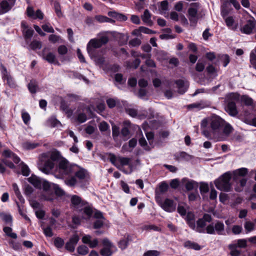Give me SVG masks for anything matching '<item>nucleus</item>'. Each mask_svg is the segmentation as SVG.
Instances as JSON below:
<instances>
[{"mask_svg": "<svg viewBox=\"0 0 256 256\" xmlns=\"http://www.w3.org/2000/svg\"><path fill=\"white\" fill-rule=\"evenodd\" d=\"M247 179L242 178L238 180L236 186H235V190L238 192H240L243 190L244 187L246 185Z\"/></svg>", "mask_w": 256, "mask_h": 256, "instance_id": "nucleus-27", "label": "nucleus"}, {"mask_svg": "<svg viewBox=\"0 0 256 256\" xmlns=\"http://www.w3.org/2000/svg\"><path fill=\"white\" fill-rule=\"evenodd\" d=\"M187 206L184 204H180L178 206V212L182 216H185L186 213Z\"/></svg>", "mask_w": 256, "mask_h": 256, "instance_id": "nucleus-32", "label": "nucleus"}, {"mask_svg": "<svg viewBox=\"0 0 256 256\" xmlns=\"http://www.w3.org/2000/svg\"><path fill=\"white\" fill-rule=\"evenodd\" d=\"M244 228L246 231V233H248L254 229V224L251 222L246 221L244 224Z\"/></svg>", "mask_w": 256, "mask_h": 256, "instance_id": "nucleus-33", "label": "nucleus"}, {"mask_svg": "<svg viewBox=\"0 0 256 256\" xmlns=\"http://www.w3.org/2000/svg\"><path fill=\"white\" fill-rule=\"evenodd\" d=\"M4 230V232L6 233V234L12 238H14V239H16L17 238V235L16 233H14V232H12V228L10 227H8V226H6V227H4L3 229Z\"/></svg>", "mask_w": 256, "mask_h": 256, "instance_id": "nucleus-31", "label": "nucleus"}, {"mask_svg": "<svg viewBox=\"0 0 256 256\" xmlns=\"http://www.w3.org/2000/svg\"><path fill=\"white\" fill-rule=\"evenodd\" d=\"M160 254V252L158 250H148L146 252L144 256H158Z\"/></svg>", "mask_w": 256, "mask_h": 256, "instance_id": "nucleus-55", "label": "nucleus"}, {"mask_svg": "<svg viewBox=\"0 0 256 256\" xmlns=\"http://www.w3.org/2000/svg\"><path fill=\"white\" fill-rule=\"evenodd\" d=\"M182 181L183 183L185 182V186L188 190L196 189L198 188V184L193 180L183 179Z\"/></svg>", "mask_w": 256, "mask_h": 256, "instance_id": "nucleus-21", "label": "nucleus"}, {"mask_svg": "<svg viewBox=\"0 0 256 256\" xmlns=\"http://www.w3.org/2000/svg\"><path fill=\"white\" fill-rule=\"evenodd\" d=\"M54 7L56 13L58 17H61L62 16V14L61 12V8L60 4L58 2H54Z\"/></svg>", "mask_w": 256, "mask_h": 256, "instance_id": "nucleus-46", "label": "nucleus"}, {"mask_svg": "<svg viewBox=\"0 0 256 256\" xmlns=\"http://www.w3.org/2000/svg\"><path fill=\"white\" fill-rule=\"evenodd\" d=\"M46 48H44L42 50V57L43 58L46 60L50 63H54L59 64L58 62L56 60L55 55L52 52H49L46 54H44Z\"/></svg>", "mask_w": 256, "mask_h": 256, "instance_id": "nucleus-15", "label": "nucleus"}, {"mask_svg": "<svg viewBox=\"0 0 256 256\" xmlns=\"http://www.w3.org/2000/svg\"><path fill=\"white\" fill-rule=\"evenodd\" d=\"M184 246L185 248L196 250H198L201 249V246L198 244L190 240L186 241L184 243Z\"/></svg>", "mask_w": 256, "mask_h": 256, "instance_id": "nucleus-23", "label": "nucleus"}, {"mask_svg": "<svg viewBox=\"0 0 256 256\" xmlns=\"http://www.w3.org/2000/svg\"><path fill=\"white\" fill-rule=\"evenodd\" d=\"M142 19L144 23L148 26L152 24V22L151 20V14L148 10H146L144 14L142 16Z\"/></svg>", "mask_w": 256, "mask_h": 256, "instance_id": "nucleus-22", "label": "nucleus"}, {"mask_svg": "<svg viewBox=\"0 0 256 256\" xmlns=\"http://www.w3.org/2000/svg\"><path fill=\"white\" fill-rule=\"evenodd\" d=\"M53 188L56 194L58 196H62L64 195L65 192L58 184H52Z\"/></svg>", "mask_w": 256, "mask_h": 256, "instance_id": "nucleus-40", "label": "nucleus"}, {"mask_svg": "<svg viewBox=\"0 0 256 256\" xmlns=\"http://www.w3.org/2000/svg\"><path fill=\"white\" fill-rule=\"evenodd\" d=\"M131 54L134 58H138L140 57L142 58H150L151 55L150 54H143L138 52L134 50L131 51Z\"/></svg>", "mask_w": 256, "mask_h": 256, "instance_id": "nucleus-38", "label": "nucleus"}, {"mask_svg": "<svg viewBox=\"0 0 256 256\" xmlns=\"http://www.w3.org/2000/svg\"><path fill=\"white\" fill-rule=\"evenodd\" d=\"M226 110L231 116H234L238 114V111L234 102H227Z\"/></svg>", "mask_w": 256, "mask_h": 256, "instance_id": "nucleus-14", "label": "nucleus"}, {"mask_svg": "<svg viewBox=\"0 0 256 256\" xmlns=\"http://www.w3.org/2000/svg\"><path fill=\"white\" fill-rule=\"evenodd\" d=\"M250 62L256 70V55L254 53H251L250 54Z\"/></svg>", "mask_w": 256, "mask_h": 256, "instance_id": "nucleus-64", "label": "nucleus"}, {"mask_svg": "<svg viewBox=\"0 0 256 256\" xmlns=\"http://www.w3.org/2000/svg\"><path fill=\"white\" fill-rule=\"evenodd\" d=\"M161 207L166 212H172L176 210V205L174 204L173 200L166 198L164 202L158 201Z\"/></svg>", "mask_w": 256, "mask_h": 256, "instance_id": "nucleus-12", "label": "nucleus"}, {"mask_svg": "<svg viewBox=\"0 0 256 256\" xmlns=\"http://www.w3.org/2000/svg\"><path fill=\"white\" fill-rule=\"evenodd\" d=\"M159 188L162 193H164L168 190V185L166 182H162L160 185Z\"/></svg>", "mask_w": 256, "mask_h": 256, "instance_id": "nucleus-62", "label": "nucleus"}, {"mask_svg": "<svg viewBox=\"0 0 256 256\" xmlns=\"http://www.w3.org/2000/svg\"><path fill=\"white\" fill-rule=\"evenodd\" d=\"M98 128L101 132H105L108 130L109 126L106 122H102L100 124Z\"/></svg>", "mask_w": 256, "mask_h": 256, "instance_id": "nucleus-50", "label": "nucleus"}, {"mask_svg": "<svg viewBox=\"0 0 256 256\" xmlns=\"http://www.w3.org/2000/svg\"><path fill=\"white\" fill-rule=\"evenodd\" d=\"M14 5H12L11 2H8L6 0H2L0 3V7L2 9V12L0 14L7 12H8Z\"/></svg>", "mask_w": 256, "mask_h": 256, "instance_id": "nucleus-20", "label": "nucleus"}, {"mask_svg": "<svg viewBox=\"0 0 256 256\" xmlns=\"http://www.w3.org/2000/svg\"><path fill=\"white\" fill-rule=\"evenodd\" d=\"M209 126L211 131L214 136H218L225 124V120L220 116L213 114L202 120V125Z\"/></svg>", "mask_w": 256, "mask_h": 256, "instance_id": "nucleus-1", "label": "nucleus"}, {"mask_svg": "<svg viewBox=\"0 0 256 256\" xmlns=\"http://www.w3.org/2000/svg\"><path fill=\"white\" fill-rule=\"evenodd\" d=\"M34 32V30L31 28H27L26 30H24V38L26 39L30 38L32 37Z\"/></svg>", "mask_w": 256, "mask_h": 256, "instance_id": "nucleus-47", "label": "nucleus"}, {"mask_svg": "<svg viewBox=\"0 0 256 256\" xmlns=\"http://www.w3.org/2000/svg\"><path fill=\"white\" fill-rule=\"evenodd\" d=\"M104 220L102 219L96 220L94 224V228L97 229L100 228L104 224Z\"/></svg>", "mask_w": 256, "mask_h": 256, "instance_id": "nucleus-61", "label": "nucleus"}, {"mask_svg": "<svg viewBox=\"0 0 256 256\" xmlns=\"http://www.w3.org/2000/svg\"><path fill=\"white\" fill-rule=\"evenodd\" d=\"M22 120L25 124H27L30 120V116L26 112H22Z\"/></svg>", "mask_w": 256, "mask_h": 256, "instance_id": "nucleus-59", "label": "nucleus"}, {"mask_svg": "<svg viewBox=\"0 0 256 256\" xmlns=\"http://www.w3.org/2000/svg\"><path fill=\"white\" fill-rule=\"evenodd\" d=\"M237 247L240 248H246L247 246V240L246 239H239L236 244Z\"/></svg>", "mask_w": 256, "mask_h": 256, "instance_id": "nucleus-44", "label": "nucleus"}, {"mask_svg": "<svg viewBox=\"0 0 256 256\" xmlns=\"http://www.w3.org/2000/svg\"><path fill=\"white\" fill-rule=\"evenodd\" d=\"M175 82L178 88V92L180 94L184 93L187 90L190 85L188 81L184 80H177Z\"/></svg>", "mask_w": 256, "mask_h": 256, "instance_id": "nucleus-13", "label": "nucleus"}, {"mask_svg": "<svg viewBox=\"0 0 256 256\" xmlns=\"http://www.w3.org/2000/svg\"><path fill=\"white\" fill-rule=\"evenodd\" d=\"M54 167V163L52 160L46 154H42L38 162V169L44 173L48 174Z\"/></svg>", "mask_w": 256, "mask_h": 256, "instance_id": "nucleus-3", "label": "nucleus"}, {"mask_svg": "<svg viewBox=\"0 0 256 256\" xmlns=\"http://www.w3.org/2000/svg\"><path fill=\"white\" fill-rule=\"evenodd\" d=\"M222 133L220 134L222 136L228 137L230 136V134L233 132L234 128L232 126L225 121V124L222 128Z\"/></svg>", "mask_w": 256, "mask_h": 256, "instance_id": "nucleus-18", "label": "nucleus"}, {"mask_svg": "<svg viewBox=\"0 0 256 256\" xmlns=\"http://www.w3.org/2000/svg\"><path fill=\"white\" fill-rule=\"evenodd\" d=\"M95 20L100 23L102 22H110V23H114L115 21L112 18H110L107 16H102V15H96L94 16Z\"/></svg>", "mask_w": 256, "mask_h": 256, "instance_id": "nucleus-25", "label": "nucleus"}, {"mask_svg": "<svg viewBox=\"0 0 256 256\" xmlns=\"http://www.w3.org/2000/svg\"><path fill=\"white\" fill-rule=\"evenodd\" d=\"M228 248L230 250V254L232 256H240V252L236 250V244H230L228 245Z\"/></svg>", "mask_w": 256, "mask_h": 256, "instance_id": "nucleus-28", "label": "nucleus"}, {"mask_svg": "<svg viewBox=\"0 0 256 256\" xmlns=\"http://www.w3.org/2000/svg\"><path fill=\"white\" fill-rule=\"evenodd\" d=\"M8 84L11 88H14L16 86V84L13 80L12 78L10 76L6 78Z\"/></svg>", "mask_w": 256, "mask_h": 256, "instance_id": "nucleus-63", "label": "nucleus"}, {"mask_svg": "<svg viewBox=\"0 0 256 256\" xmlns=\"http://www.w3.org/2000/svg\"><path fill=\"white\" fill-rule=\"evenodd\" d=\"M75 177L78 178L80 180H82L85 178L86 176V172L82 168H79L77 166V168L74 172Z\"/></svg>", "mask_w": 256, "mask_h": 256, "instance_id": "nucleus-26", "label": "nucleus"}, {"mask_svg": "<svg viewBox=\"0 0 256 256\" xmlns=\"http://www.w3.org/2000/svg\"><path fill=\"white\" fill-rule=\"evenodd\" d=\"M108 41L107 36H102L100 38H93L90 40L87 45V50L89 54H92L96 48H100L106 44Z\"/></svg>", "mask_w": 256, "mask_h": 256, "instance_id": "nucleus-5", "label": "nucleus"}, {"mask_svg": "<svg viewBox=\"0 0 256 256\" xmlns=\"http://www.w3.org/2000/svg\"><path fill=\"white\" fill-rule=\"evenodd\" d=\"M248 173V170L246 168H242L234 171V180H238L239 176H244Z\"/></svg>", "mask_w": 256, "mask_h": 256, "instance_id": "nucleus-16", "label": "nucleus"}, {"mask_svg": "<svg viewBox=\"0 0 256 256\" xmlns=\"http://www.w3.org/2000/svg\"><path fill=\"white\" fill-rule=\"evenodd\" d=\"M174 156L176 160H189L192 158V156L190 154L184 152H176Z\"/></svg>", "mask_w": 256, "mask_h": 256, "instance_id": "nucleus-17", "label": "nucleus"}, {"mask_svg": "<svg viewBox=\"0 0 256 256\" xmlns=\"http://www.w3.org/2000/svg\"><path fill=\"white\" fill-rule=\"evenodd\" d=\"M77 252L79 254L85 256L88 252V247L84 245L79 246L77 248Z\"/></svg>", "mask_w": 256, "mask_h": 256, "instance_id": "nucleus-34", "label": "nucleus"}, {"mask_svg": "<svg viewBox=\"0 0 256 256\" xmlns=\"http://www.w3.org/2000/svg\"><path fill=\"white\" fill-rule=\"evenodd\" d=\"M13 190L14 191L16 195L17 196L18 198L20 200H24L22 198V196L20 194V191L18 189V188L16 184H12Z\"/></svg>", "mask_w": 256, "mask_h": 256, "instance_id": "nucleus-43", "label": "nucleus"}, {"mask_svg": "<svg viewBox=\"0 0 256 256\" xmlns=\"http://www.w3.org/2000/svg\"><path fill=\"white\" fill-rule=\"evenodd\" d=\"M28 88L32 93H36L38 88L37 82L34 80H31L28 84Z\"/></svg>", "mask_w": 256, "mask_h": 256, "instance_id": "nucleus-35", "label": "nucleus"}, {"mask_svg": "<svg viewBox=\"0 0 256 256\" xmlns=\"http://www.w3.org/2000/svg\"><path fill=\"white\" fill-rule=\"evenodd\" d=\"M224 224L220 221H218L214 226L212 224L208 225L206 228V232L208 234H214L216 232L219 235L224 234Z\"/></svg>", "mask_w": 256, "mask_h": 256, "instance_id": "nucleus-7", "label": "nucleus"}, {"mask_svg": "<svg viewBox=\"0 0 256 256\" xmlns=\"http://www.w3.org/2000/svg\"><path fill=\"white\" fill-rule=\"evenodd\" d=\"M30 48L32 50L40 49L42 48V43L36 40H34L30 44Z\"/></svg>", "mask_w": 256, "mask_h": 256, "instance_id": "nucleus-36", "label": "nucleus"}, {"mask_svg": "<svg viewBox=\"0 0 256 256\" xmlns=\"http://www.w3.org/2000/svg\"><path fill=\"white\" fill-rule=\"evenodd\" d=\"M71 206L74 209L81 211L84 206L86 204V202L82 200L81 198L78 196H72L70 199Z\"/></svg>", "mask_w": 256, "mask_h": 256, "instance_id": "nucleus-9", "label": "nucleus"}, {"mask_svg": "<svg viewBox=\"0 0 256 256\" xmlns=\"http://www.w3.org/2000/svg\"><path fill=\"white\" fill-rule=\"evenodd\" d=\"M200 191L202 194L206 193L209 190L208 184L205 183H201L200 185Z\"/></svg>", "mask_w": 256, "mask_h": 256, "instance_id": "nucleus-52", "label": "nucleus"}, {"mask_svg": "<svg viewBox=\"0 0 256 256\" xmlns=\"http://www.w3.org/2000/svg\"><path fill=\"white\" fill-rule=\"evenodd\" d=\"M126 112L132 117H135L138 114V110L134 108H128L126 109Z\"/></svg>", "mask_w": 256, "mask_h": 256, "instance_id": "nucleus-58", "label": "nucleus"}, {"mask_svg": "<svg viewBox=\"0 0 256 256\" xmlns=\"http://www.w3.org/2000/svg\"><path fill=\"white\" fill-rule=\"evenodd\" d=\"M198 4L197 3H193L192 6L188 10V18L191 22L196 24L197 22V13L198 10Z\"/></svg>", "mask_w": 256, "mask_h": 256, "instance_id": "nucleus-10", "label": "nucleus"}, {"mask_svg": "<svg viewBox=\"0 0 256 256\" xmlns=\"http://www.w3.org/2000/svg\"><path fill=\"white\" fill-rule=\"evenodd\" d=\"M242 228L240 226L234 225L232 226V230L234 234H238L242 232Z\"/></svg>", "mask_w": 256, "mask_h": 256, "instance_id": "nucleus-48", "label": "nucleus"}, {"mask_svg": "<svg viewBox=\"0 0 256 256\" xmlns=\"http://www.w3.org/2000/svg\"><path fill=\"white\" fill-rule=\"evenodd\" d=\"M80 238L77 234L73 235L69 241L65 245V248L66 250L70 252H73L74 250L75 246L78 244Z\"/></svg>", "mask_w": 256, "mask_h": 256, "instance_id": "nucleus-11", "label": "nucleus"}, {"mask_svg": "<svg viewBox=\"0 0 256 256\" xmlns=\"http://www.w3.org/2000/svg\"><path fill=\"white\" fill-rule=\"evenodd\" d=\"M110 156V160L114 166H115L117 168H120V166L118 164V156L116 157L113 154H109Z\"/></svg>", "mask_w": 256, "mask_h": 256, "instance_id": "nucleus-39", "label": "nucleus"}, {"mask_svg": "<svg viewBox=\"0 0 256 256\" xmlns=\"http://www.w3.org/2000/svg\"><path fill=\"white\" fill-rule=\"evenodd\" d=\"M76 120L78 122L83 123L86 120L87 116L84 113L80 112L78 114Z\"/></svg>", "mask_w": 256, "mask_h": 256, "instance_id": "nucleus-45", "label": "nucleus"}, {"mask_svg": "<svg viewBox=\"0 0 256 256\" xmlns=\"http://www.w3.org/2000/svg\"><path fill=\"white\" fill-rule=\"evenodd\" d=\"M255 29L256 30V20L252 18L248 20L244 24L241 26L240 30L243 34H250Z\"/></svg>", "mask_w": 256, "mask_h": 256, "instance_id": "nucleus-8", "label": "nucleus"}, {"mask_svg": "<svg viewBox=\"0 0 256 256\" xmlns=\"http://www.w3.org/2000/svg\"><path fill=\"white\" fill-rule=\"evenodd\" d=\"M64 240L60 237L55 238L54 240V244L57 248H61L64 244Z\"/></svg>", "mask_w": 256, "mask_h": 256, "instance_id": "nucleus-42", "label": "nucleus"}, {"mask_svg": "<svg viewBox=\"0 0 256 256\" xmlns=\"http://www.w3.org/2000/svg\"><path fill=\"white\" fill-rule=\"evenodd\" d=\"M77 168L76 164H70L66 159L62 158L58 164V172L64 175H68L74 172Z\"/></svg>", "mask_w": 256, "mask_h": 256, "instance_id": "nucleus-4", "label": "nucleus"}, {"mask_svg": "<svg viewBox=\"0 0 256 256\" xmlns=\"http://www.w3.org/2000/svg\"><path fill=\"white\" fill-rule=\"evenodd\" d=\"M240 102L246 105L250 106L252 104V100L248 96H240Z\"/></svg>", "mask_w": 256, "mask_h": 256, "instance_id": "nucleus-37", "label": "nucleus"}, {"mask_svg": "<svg viewBox=\"0 0 256 256\" xmlns=\"http://www.w3.org/2000/svg\"><path fill=\"white\" fill-rule=\"evenodd\" d=\"M82 210H84V214L88 216H90L92 214V210L90 206H88L87 202L86 204L84 206Z\"/></svg>", "mask_w": 256, "mask_h": 256, "instance_id": "nucleus-53", "label": "nucleus"}, {"mask_svg": "<svg viewBox=\"0 0 256 256\" xmlns=\"http://www.w3.org/2000/svg\"><path fill=\"white\" fill-rule=\"evenodd\" d=\"M102 243L104 247L100 252L102 256H111L116 251V246L107 238H104Z\"/></svg>", "mask_w": 256, "mask_h": 256, "instance_id": "nucleus-6", "label": "nucleus"}, {"mask_svg": "<svg viewBox=\"0 0 256 256\" xmlns=\"http://www.w3.org/2000/svg\"><path fill=\"white\" fill-rule=\"evenodd\" d=\"M206 225V222L202 219L200 218L197 222V231L201 232L202 231L200 230V228H203Z\"/></svg>", "mask_w": 256, "mask_h": 256, "instance_id": "nucleus-49", "label": "nucleus"}, {"mask_svg": "<svg viewBox=\"0 0 256 256\" xmlns=\"http://www.w3.org/2000/svg\"><path fill=\"white\" fill-rule=\"evenodd\" d=\"M240 100V95L236 92H232L226 95V100L227 102H238Z\"/></svg>", "mask_w": 256, "mask_h": 256, "instance_id": "nucleus-19", "label": "nucleus"}, {"mask_svg": "<svg viewBox=\"0 0 256 256\" xmlns=\"http://www.w3.org/2000/svg\"><path fill=\"white\" fill-rule=\"evenodd\" d=\"M65 184L70 186H74L78 182V180L75 176H72L66 178L65 181Z\"/></svg>", "mask_w": 256, "mask_h": 256, "instance_id": "nucleus-30", "label": "nucleus"}, {"mask_svg": "<svg viewBox=\"0 0 256 256\" xmlns=\"http://www.w3.org/2000/svg\"><path fill=\"white\" fill-rule=\"evenodd\" d=\"M58 52L60 54L64 55L67 53L68 48L65 46L62 45L58 46Z\"/></svg>", "mask_w": 256, "mask_h": 256, "instance_id": "nucleus-54", "label": "nucleus"}, {"mask_svg": "<svg viewBox=\"0 0 256 256\" xmlns=\"http://www.w3.org/2000/svg\"><path fill=\"white\" fill-rule=\"evenodd\" d=\"M130 160V158H128L118 156V162L122 166L128 165Z\"/></svg>", "mask_w": 256, "mask_h": 256, "instance_id": "nucleus-41", "label": "nucleus"}, {"mask_svg": "<svg viewBox=\"0 0 256 256\" xmlns=\"http://www.w3.org/2000/svg\"><path fill=\"white\" fill-rule=\"evenodd\" d=\"M39 146L38 143L26 142L22 144V147L26 150H32Z\"/></svg>", "mask_w": 256, "mask_h": 256, "instance_id": "nucleus-29", "label": "nucleus"}, {"mask_svg": "<svg viewBox=\"0 0 256 256\" xmlns=\"http://www.w3.org/2000/svg\"><path fill=\"white\" fill-rule=\"evenodd\" d=\"M28 181L36 188H39L41 187L42 182L36 176L32 175L30 177L28 178Z\"/></svg>", "mask_w": 256, "mask_h": 256, "instance_id": "nucleus-24", "label": "nucleus"}, {"mask_svg": "<svg viewBox=\"0 0 256 256\" xmlns=\"http://www.w3.org/2000/svg\"><path fill=\"white\" fill-rule=\"evenodd\" d=\"M43 230L44 234L46 236L52 237L54 234L52 229L50 226L44 228Z\"/></svg>", "mask_w": 256, "mask_h": 256, "instance_id": "nucleus-56", "label": "nucleus"}, {"mask_svg": "<svg viewBox=\"0 0 256 256\" xmlns=\"http://www.w3.org/2000/svg\"><path fill=\"white\" fill-rule=\"evenodd\" d=\"M128 241L126 239L120 240L118 242L119 248L122 250L126 248L128 246Z\"/></svg>", "mask_w": 256, "mask_h": 256, "instance_id": "nucleus-60", "label": "nucleus"}, {"mask_svg": "<svg viewBox=\"0 0 256 256\" xmlns=\"http://www.w3.org/2000/svg\"><path fill=\"white\" fill-rule=\"evenodd\" d=\"M220 58L222 61L224 66H226L230 62V57L228 54L222 55Z\"/></svg>", "mask_w": 256, "mask_h": 256, "instance_id": "nucleus-57", "label": "nucleus"}, {"mask_svg": "<svg viewBox=\"0 0 256 256\" xmlns=\"http://www.w3.org/2000/svg\"><path fill=\"white\" fill-rule=\"evenodd\" d=\"M232 176L230 172H226L218 179L215 180L214 184L216 188L220 190L229 192L231 188L230 181Z\"/></svg>", "mask_w": 256, "mask_h": 256, "instance_id": "nucleus-2", "label": "nucleus"}, {"mask_svg": "<svg viewBox=\"0 0 256 256\" xmlns=\"http://www.w3.org/2000/svg\"><path fill=\"white\" fill-rule=\"evenodd\" d=\"M141 44V40L138 38H134L129 42V44L132 46H138Z\"/></svg>", "mask_w": 256, "mask_h": 256, "instance_id": "nucleus-51", "label": "nucleus"}]
</instances>
